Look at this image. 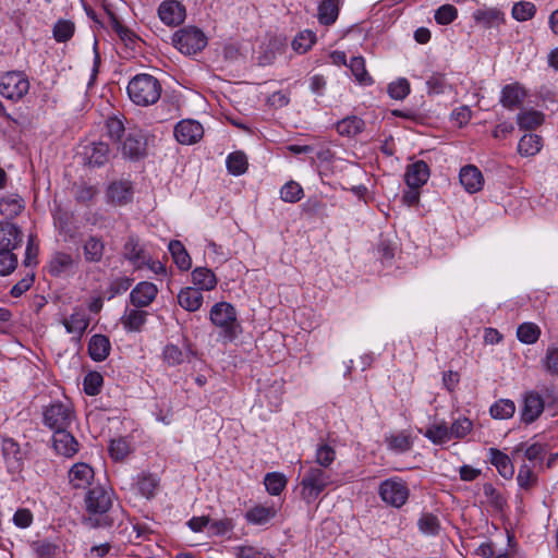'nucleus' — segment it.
Wrapping results in <instances>:
<instances>
[{"mask_svg":"<svg viewBox=\"0 0 558 558\" xmlns=\"http://www.w3.org/2000/svg\"><path fill=\"white\" fill-rule=\"evenodd\" d=\"M128 95L132 102L147 107L156 104L161 96V84L153 75L142 73L135 75L128 84Z\"/></svg>","mask_w":558,"mask_h":558,"instance_id":"obj_1","label":"nucleus"},{"mask_svg":"<svg viewBox=\"0 0 558 558\" xmlns=\"http://www.w3.org/2000/svg\"><path fill=\"white\" fill-rule=\"evenodd\" d=\"M209 319L221 330L220 336L225 342L233 341L241 332L236 311L228 302L216 303L209 312Z\"/></svg>","mask_w":558,"mask_h":558,"instance_id":"obj_2","label":"nucleus"},{"mask_svg":"<svg viewBox=\"0 0 558 558\" xmlns=\"http://www.w3.org/2000/svg\"><path fill=\"white\" fill-rule=\"evenodd\" d=\"M332 483L328 471L310 465L299 483L301 499L311 505Z\"/></svg>","mask_w":558,"mask_h":558,"instance_id":"obj_3","label":"nucleus"},{"mask_svg":"<svg viewBox=\"0 0 558 558\" xmlns=\"http://www.w3.org/2000/svg\"><path fill=\"white\" fill-rule=\"evenodd\" d=\"M172 44L180 52L191 56L206 47L207 37L199 28L187 26L173 34Z\"/></svg>","mask_w":558,"mask_h":558,"instance_id":"obj_4","label":"nucleus"},{"mask_svg":"<svg viewBox=\"0 0 558 558\" xmlns=\"http://www.w3.org/2000/svg\"><path fill=\"white\" fill-rule=\"evenodd\" d=\"M44 424L51 430L68 429L74 418V411L69 402L54 401L43 411Z\"/></svg>","mask_w":558,"mask_h":558,"instance_id":"obj_5","label":"nucleus"},{"mask_svg":"<svg viewBox=\"0 0 558 558\" xmlns=\"http://www.w3.org/2000/svg\"><path fill=\"white\" fill-rule=\"evenodd\" d=\"M378 495L385 504L401 508L409 499L410 489L401 477L393 476L379 484Z\"/></svg>","mask_w":558,"mask_h":558,"instance_id":"obj_6","label":"nucleus"},{"mask_svg":"<svg viewBox=\"0 0 558 558\" xmlns=\"http://www.w3.org/2000/svg\"><path fill=\"white\" fill-rule=\"evenodd\" d=\"M29 90L27 75L21 71L7 72L0 80V94L2 97L12 100H21Z\"/></svg>","mask_w":558,"mask_h":558,"instance_id":"obj_7","label":"nucleus"},{"mask_svg":"<svg viewBox=\"0 0 558 558\" xmlns=\"http://www.w3.org/2000/svg\"><path fill=\"white\" fill-rule=\"evenodd\" d=\"M148 254L138 236L130 234L126 238L122 248V256L134 269L138 270L145 268V264L148 262Z\"/></svg>","mask_w":558,"mask_h":558,"instance_id":"obj_8","label":"nucleus"},{"mask_svg":"<svg viewBox=\"0 0 558 558\" xmlns=\"http://www.w3.org/2000/svg\"><path fill=\"white\" fill-rule=\"evenodd\" d=\"M158 16L167 26H178L184 22L186 10L178 0H165L158 7Z\"/></svg>","mask_w":558,"mask_h":558,"instance_id":"obj_9","label":"nucleus"},{"mask_svg":"<svg viewBox=\"0 0 558 558\" xmlns=\"http://www.w3.org/2000/svg\"><path fill=\"white\" fill-rule=\"evenodd\" d=\"M86 509L90 514H105L112 505L111 494L102 487L92 488L86 498Z\"/></svg>","mask_w":558,"mask_h":558,"instance_id":"obj_10","label":"nucleus"},{"mask_svg":"<svg viewBox=\"0 0 558 558\" xmlns=\"http://www.w3.org/2000/svg\"><path fill=\"white\" fill-rule=\"evenodd\" d=\"M204 135L203 125L195 120H182L174 128V136L180 144L192 145Z\"/></svg>","mask_w":558,"mask_h":558,"instance_id":"obj_11","label":"nucleus"},{"mask_svg":"<svg viewBox=\"0 0 558 558\" xmlns=\"http://www.w3.org/2000/svg\"><path fill=\"white\" fill-rule=\"evenodd\" d=\"M68 333L74 336V339L81 341L89 326V316L82 307H75L73 313L61 320Z\"/></svg>","mask_w":558,"mask_h":558,"instance_id":"obj_12","label":"nucleus"},{"mask_svg":"<svg viewBox=\"0 0 558 558\" xmlns=\"http://www.w3.org/2000/svg\"><path fill=\"white\" fill-rule=\"evenodd\" d=\"M545 400L536 391H529L523 398L521 420L525 424L535 422L544 411Z\"/></svg>","mask_w":558,"mask_h":558,"instance_id":"obj_13","label":"nucleus"},{"mask_svg":"<svg viewBox=\"0 0 558 558\" xmlns=\"http://www.w3.org/2000/svg\"><path fill=\"white\" fill-rule=\"evenodd\" d=\"M158 294V288L153 282H138L130 293V303L137 308L150 305Z\"/></svg>","mask_w":558,"mask_h":558,"instance_id":"obj_14","label":"nucleus"},{"mask_svg":"<svg viewBox=\"0 0 558 558\" xmlns=\"http://www.w3.org/2000/svg\"><path fill=\"white\" fill-rule=\"evenodd\" d=\"M106 252V243L100 235L90 234L82 242L84 262L98 264L102 260Z\"/></svg>","mask_w":558,"mask_h":558,"instance_id":"obj_15","label":"nucleus"},{"mask_svg":"<svg viewBox=\"0 0 558 558\" xmlns=\"http://www.w3.org/2000/svg\"><path fill=\"white\" fill-rule=\"evenodd\" d=\"M121 151L124 157L132 160H137L145 156L146 141L144 135L140 132H130L122 143Z\"/></svg>","mask_w":558,"mask_h":558,"instance_id":"obj_16","label":"nucleus"},{"mask_svg":"<svg viewBox=\"0 0 558 558\" xmlns=\"http://www.w3.org/2000/svg\"><path fill=\"white\" fill-rule=\"evenodd\" d=\"M459 180L464 190L470 194L481 191L484 185V178L481 170L473 165L461 168Z\"/></svg>","mask_w":558,"mask_h":558,"instance_id":"obj_17","label":"nucleus"},{"mask_svg":"<svg viewBox=\"0 0 558 558\" xmlns=\"http://www.w3.org/2000/svg\"><path fill=\"white\" fill-rule=\"evenodd\" d=\"M74 266L75 260L71 254L65 252H54L51 255L46 268L50 276L60 277L72 271Z\"/></svg>","mask_w":558,"mask_h":558,"instance_id":"obj_18","label":"nucleus"},{"mask_svg":"<svg viewBox=\"0 0 558 558\" xmlns=\"http://www.w3.org/2000/svg\"><path fill=\"white\" fill-rule=\"evenodd\" d=\"M525 97V88L519 83H512L504 86L499 101L505 108L514 110L522 105Z\"/></svg>","mask_w":558,"mask_h":558,"instance_id":"obj_19","label":"nucleus"},{"mask_svg":"<svg viewBox=\"0 0 558 558\" xmlns=\"http://www.w3.org/2000/svg\"><path fill=\"white\" fill-rule=\"evenodd\" d=\"M94 478V470L84 462L75 463L69 471V483L75 489L86 488Z\"/></svg>","mask_w":558,"mask_h":558,"instance_id":"obj_20","label":"nucleus"},{"mask_svg":"<svg viewBox=\"0 0 558 558\" xmlns=\"http://www.w3.org/2000/svg\"><path fill=\"white\" fill-rule=\"evenodd\" d=\"M428 178L429 168L425 161L417 160L408 166L405 172V182L411 189L416 190L423 186L427 182Z\"/></svg>","mask_w":558,"mask_h":558,"instance_id":"obj_21","label":"nucleus"},{"mask_svg":"<svg viewBox=\"0 0 558 558\" xmlns=\"http://www.w3.org/2000/svg\"><path fill=\"white\" fill-rule=\"evenodd\" d=\"M53 447L64 457H73L78 451V442L68 429H59L53 434Z\"/></svg>","mask_w":558,"mask_h":558,"instance_id":"obj_22","label":"nucleus"},{"mask_svg":"<svg viewBox=\"0 0 558 558\" xmlns=\"http://www.w3.org/2000/svg\"><path fill=\"white\" fill-rule=\"evenodd\" d=\"M22 243V232L13 223L0 222V250L13 251Z\"/></svg>","mask_w":558,"mask_h":558,"instance_id":"obj_23","label":"nucleus"},{"mask_svg":"<svg viewBox=\"0 0 558 558\" xmlns=\"http://www.w3.org/2000/svg\"><path fill=\"white\" fill-rule=\"evenodd\" d=\"M87 351L93 361H105L111 351V343L109 338L105 335L92 336L87 345Z\"/></svg>","mask_w":558,"mask_h":558,"instance_id":"obj_24","label":"nucleus"},{"mask_svg":"<svg viewBox=\"0 0 558 558\" xmlns=\"http://www.w3.org/2000/svg\"><path fill=\"white\" fill-rule=\"evenodd\" d=\"M177 298L179 305L187 312L198 311L204 302L202 292L194 287L182 288Z\"/></svg>","mask_w":558,"mask_h":558,"instance_id":"obj_25","label":"nucleus"},{"mask_svg":"<svg viewBox=\"0 0 558 558\" xmlns=\"http://www.w3.org/2000/svg\"><path fill=\"white\" fill-rule=\"evenodd\" d=\"M488 459L504 478H511L513 476L514 466L508 454L499 449L489 448Z\"/></svg>","mask_w":558,"mask_h":558,"instance_id":"obj_26","label":"nucleus"},{"mask_svg":"<svg viewBox=\"0 0 558 558\" xmlns=\"http://www.w3.org/2000/svg\"><path fill=\"white\" fill-rule=\"evenodd\" d=\"M185 349L186 351L184 352L175 344H167L162 351L163 361L169 366H177L182 364L191 355L195 354V352L192 349V344L187 340L185 341Z\"/></svg>","mask_w":558,"mask_h":558,"instance_id":"obj_27","label":"nucleus"},{"mask_svg":"<svg viewBox=\"0 0 558 558\" xmlns=\"http://www.w3.org/2000/svg\"><path fill=\"white\" fill-rule=\"evenodd\" d=\"M192 282L198 291H211L217 286L216 275L206 267H196L192 274Z\"/></svg>","mask_w":558,"mask_h":558,"instance_id":"obj_28","label":"nucleus"},{"mask_svg":"<svg viewBox=\"0 0 558 558\" xmlns=\"http://www.w3.org/2000/svg\"><path fill=\"white\" fill-rule=\"evenodd\" d=\"M365 129V122L357 116H348L336 123V131L341 136L354 137Z\"/></svg>","mask_w":558,"mask_h":558,"instance_id":"obj_29","label":"nucleus"},{"mask_svg":"<svg viewBox=\"0 0 558 558\" xmlns=\"http://www.w3.org/2000/svg\"><path fill=\"white\" fill-rule=\"evenodd\" d=\"M132 185L129 181H117L109 185L108 197L112 203L124 205L132 199Z\"/></svg>","mask_w":558,"mask_h":558,"instance_id":"obj_30","label":"nucleus"},{"mask_svg":"<svg viewBox=\"0 0 558 558\" xmlns=\"http://www.w3.org/2000/svg\"><path fill=\"white\" fill-rule=\"evenodd\" d=\"M545 121L543 112L535 109L521 110L517 116V124L521 130L532 131L541 126Z\"/></svg>","mask_w":558,"mask_h":558,"instance_id":"obj_31","label":"nucleus"},{"mask_svg":"<svg viewBox=\"0 0 558 558\" xmlns=\"http://www.w3.org/2000/svg\"><path fill=\"white\" fill-rule=\"evenodd\" d=\"M474 21L485 28L498 27L505 22V14L497 9L476 10Z\"/></svg>","mask_w":558,"mask_h":558,"instance_id":"obj_32","label":"nucleus"},{"mask_svg":"<svg viewBox=\"0 0 558 558\" xmlns=\"http://www.w3.org/2000/svg\"><path fill=\"white\" fill-rule=\"evenodd\" d=\"M434 445H442L451 440L449 427L445 421L429 425L425 430L418 429Z\"/></svg>","mask_w":558,"mask_h":558,"instance_id":"obj_33","label":"nucleus"},{"mask_svg":"<svg viewBox=\"0 0 558 558\" xmlns=\"http://www.w3.org/2000/svg\"><path fill=\"white\" fill-rule=\"evenodd\" d=\"M136 488L146 499L155 497L159 488V478L150 473H142L136 478Z\"/></svg>","mask_w":558,"mask_h":558,"instance_id":"obj_34","label":"nucleus"},{"mask_svg":"<svg viewBox=\"0 0 558 558\" xmlns=\"http://www.w3.org/2000/svg\"><path fill=\"white\" fill-rule=\"evenodd\" d=\"M86 156L89 165L100 167L109 160L110 149L104 142L92 143L86 147Z\"/></svg>","mask_w":558,"mask_h":558,"instance_id":"obj_35","label":"nucleus"},{"mask_svg":"<svg viewBox=\"0 0 558 558\" xmlns=\"http://www.w3.org/2000/svg\"><path fill=\"white\" fill-rule=\"evenodd\" d=\"M168 250L180 270H189L191 268L192 259L182 242L179 240L170 241Z\"/></svg>","mask_w":558,"mask_h":558,"instance_id":"obj_36","label":"nucleus"},{"mask_svg":"<svg viewBox=\"0 0 558 558\" xmlns=\"http://www.w3.org/2000/svg\"><path fill=\"white\" fill-rule=\"evenodd\" d=\"M543 147V138L533 133L523 135L518 144V151L521 156H535Z\"/></svg>","mask_w":558,"mask_h":558,"instance_id":"obj_37","label":"nucleus"},{"mask_svg":"<svg viewBox=\"0 0 558 558\" xmlns=\"http://www.w3.org/2000/svg\"><path fill=\"white\" fill-rule=\"evenodd\" d=\"M24 209V201L17 194H10L0 199V214L7 218L19 216Z\"/></svg>","mask_w":558,"mask_h":558,"instance_id":"obj_38","label":"nucleus"},{"mask_svg":"<svg viewBox=\"0 0 558 558\" xmlns=\"http://www.w3.org/2000/svg\"><path fill=\"white\" fill-rule=\"evenodd\" d=\"M147 312L141 311L137 307L126 310L121 317V324L128 331H138L146 323Z\"/></svg>","mask_w":558,"mask_h":558,"instance_id":"obj_39","label":"nucleus"},{"mask_svg":"<svg viewBox=\"0 0 558 558\" xmlns=\"http://www.w3.org/2000/svg\"><path fill=\"white\" fill-rule=\"evenodd\" d=\"M339 14L338 0H323L318 5V21L323 25H331L336 22Z\"/></svg>","mask_w":558,"mask_h":558,"instance_id":"obj_40","label":"nucleus"},{"mask_svg":"<svg viewBox=\"0 0 558 558\" xmlns=\"http://www.w3.org/2000/svg\"><path fill=\"white\" fill-rule=\"evenodd\" d=\"M276 515V510L272 507L255 506L245 513L247 522L263 525L268 523Z\"/></svg>","mask_w":558,"mask_h":558,"instance_id":"obj_41","label":"nucleus"},{"mask_svg":"<svg viewBox=\"0 0 558 558\" xmlns=\"http://www.w3.org/2000/svg\"><path fill=\"white\" fill-rule=\"evenodd\" d=\"M385 440L388 448L396 452L409 451L413 446V440L410 434L404 430L398 434L387 435Z\"/></svg>","mask_w":558,"mask_h":558,"instance_id":"obj_42","label":"nucleus"},{"mask_svg":"<svg viewBox=\"0 0 558 558\" xmlns=\"http://www.w3.org/2000/svg\"><path fill=\"white\" fill-rule=\"evenodd\" d=\"M111 26L119 39L130 49H135L140 37L128 26L123 25L118 19H112Z\"/></svg>","mask_w":558,"mask_h":558,"instance_id":"obj_43","label":"nucleus"},{"mask_svg":"<svg viewBox=\"0 0 558 558\" xmlns=\"http://www.w3.org/2000/svg\"><path fill=\"white\" fill-rule=\"evenodd\" d=\"M519 452H524V457L529 461L543 460L546 453V447L541 442H533L531 445L521 442L514 447L512 454L515 456Z\"/></svg>","mask_w":558,"mask_h":558,"instance_id":"obj_44","label":"nucleus"},{"mask_svg":"<svg viewBox=\"0 0 558 558\" xmlns=\"http://www.w3.org/2000/svg\"><path fill=\"white\" fill-rule=\"evenodd\" d=\"M515 404L510 399H499L489 409L492 417L496 420H508L514 415Z\"/></svg>","mask_w":558,"mask_h":558,"instance_id":"obj_45","label":"nucleus"},{"mask_svg":"<svg viewBox=\"0 0 558 558\" xmlns=\"http://www.w3.org/2000/svg\"><path fill=\"white\" fill-rule=\"evenodd\" d=\"M483 494L485 496L486 504L493 508L494 511L502 512L507 501L493 484L485 483L483 485Z\"/></svg>","mask_w":558,"mask_h":558,"instance_id":"obj_46","label":"nucleus"},{"mask_svg":"<svg viewBox=\"0 0 558 558\" xmlns=\"http://www.w3.org/2000/svg\"><path fill=\"white\" fill-rule=\"evenodd\" d=\"M228 171L233 175H241L247 170V158L242 151L231 153L226 160Z\"/></svg>","mask_w":558,"mask_h":558,"instance_id":"obj_47","label":"nucleus"},{"mask_svg":"<svg viewBox=\"0 0 558 558\" xmlns=\"http://www.w3.org/2000/svg\"><path fill=\"white\" fill-rule=\"evenodd\" d=\"M264 484L270 495L278 496L286 488L287 478L282 473L271 472L266 474Z\"/></svg>","mask_w":558,"mask_h":558,"instance_id":"obj_48","label":"nucleus"},{"mask_svg":"<svg viewBox=\"0 0 558 558\" xmlns=\"http://www.w3.org/2000/svg\"><path fill=\"white\" fill-rule=\"evenodd\" d=\"M539 336V327L534 323H523L517 329V337L519 341L525 344L535 343Z\"/></svg>","mask_w":558,"mask_h":558,"instance_id":"obj_49","label":"nucleus"},{"mask_svg":"<svg viewBox=\"0 0 558 558\" xmlns=\"http://www.w3.org/2000/svg\"><path fill=\"white\" fill-rule=\"evenodd\" d=\"M75 32V25L70 20H59L53 26V38L58 43H66L70 40Z\"/></svg>","mask_w":558,"mask_h":558,"instance_id":"obj_50","label":"nucleus"},{"mask_svg":"<svg viewBox=\"0 0 558 558\" xmlns=\"http://www.w3.org/2000/svg\"><path fill=\"white\" fill-rule=\"evenodd\" d=\"M335 459L336 451L331 446L322 444L317 447L315 452V462L317 464L316 466L328 471V468L332 464Z\"/></svg>","mask_w":558,"mask_h":558,"instance_id":"obj_51","label":"nucleus"},{"mask_svg":"<svg viewBox=\"0 0 558 558\" xmlns=\"http://www.w3.org/2000/svg\"><path fill=\"white\" fill-rule=\"evenodd\" d=\"M536 13V7L530 1H519L513 4L511 15L518 22L531 20Z\"/></svg>","mask_w":558,"mask_h":558,"instance_id":"obj_52","label":"nucleus"},{"mask_svg":"<svg viewBox=\"0 0 558 558\" xmlns=\"http://www.w3.org/2000/svg\"><path fill=\"white\" fill-rule=\"evenodd\" d=\"M349 68L357 82L362 84H372L373 81L366 71L365 60L363 57H352L349 63Z\"/></svg>","mask_w":558,"mask_h":558,"instance_id":"obj_53","label":"nucleus"},{"mask_svg":"<svg viewBox=\"0 0 558 558\" xmlns=\"http://www.w3.org/2000/svg\"><path fill=\"white\" fill-rule=\"evenodd\" d=\"M303 195L302 186L295 181H289L280 189V198L286 203H296Z\"/></svg>","mask_w":558,"mask_h":558,"instance_id":"obj_54","label":"nucleus"},{"mask_svg":"<svg viewBox=\"0 0 558 558\" xmlns=\"http://www.w3.org/2000/svg\"><path fill=\"white\" fill-rule=\"evenodd\" d=\"M315 41H316L315 33H313L312 31L305 29L303 32H300L295 36V38L292 41V48L299 53H304L308 49H311V47L314 45Z\"/></svg>","mask_w":558,"mask_h":558,"instance_id":"obj_55","label":"nucleus"},{"mask_svg":"<svg viewBox=\"0 0 558 558\" xmlns=\"http://www.w3.org/2000/svg\"><path fill=\"white\" fill-rule=\"evenodd\" d=\"M104 384V377L98 372H89L83 381L84 391L88 396H96L100 392Z\"/></svg>","mask_w":558,"mask_h":558,"instance_id":"obj_56","label":"nucleus"},{"mask_svg":"<svg viewBox=\"0 0 558 558\" xmlns=\"http://www.w3.org/2000/svg\"><path fill=\"white\" fill-rule=\"evenodd\" d=\"M517 482L521 488L530 489L531 487H533L536 484L537 476L534 474V472L527 464L523 463L519 468V472L517 475Z\"/></svg>","mask_w":558,"mask_h":558,"instance_id":"obj_57","label":"nucleus"},{"mask_svg":"<svg viewBox=\"0 0 558 558\" xmlns=\"http://www.w3.org/2000/svg\"><path fill=\"white\" fill-rule=\"evenodd\" d=\"M17 266V257L10 250H0V276L10 275Z\"/></svg>","mask_w":558,"mask_h":558,"instance_id":"obj_58","label":"nucleus"},{"mask_svg":"<svg viewBox=\"0 0 558 558\" xmlns=\"http://www.w3.org/2000/svg\"><path fill=\"white\" fill-rule=\"evenodd\" d=\"M388 94L392 99H404L410 94V83L407 78H399L388 85Z\"/></svg>","mask_w":558,"mask_h":558,"instance_id":"obj_59","label":"nucleus"},{"mask_svg":"<svg viewBox=\"0 0 558 558\" xmlns=\"http://www.w3.org/2000/svg\"><path fill=\"white\" fill-rule=\"evenodd\" d=\"M542 363L547 373L558 376V347H548Z\"/></svg>","mask_w":558,"mask_h":558,"instance_id":"obj_60","label":"nucleus"},{"mask_svg":"<svg viewBox=\"0 0 558 558\" xmlns=\"http://www.w3.org/2000/svg\"><path fill=\"white\" fill-rule=\"evenodd\" d=\"M458 16V10L452 4H444L435 12V21L440 25L453 22Z\"/></svg>","mask_w":558,"mask_h":558,"instance_id":"obj_61","label":"nucleus"},{"mask_svg":"<svg viewBox=\"0 0 558 558\" xmlns=\"http://www.w3.org/2000/svg\"><path fill=\"white\" fill-rule=\"evenodd\" d=\"M472 426V422L466 417L456 420L449 427L450 438H463L471 432Z\"/></svg>","mask_w":558,"mask_h":558,"instance_id":"obj_62","label":"nucleus"},{"mask_svg":"<svg viewBox=\"0 0 558 558\" xmlns=\"http://www.w3.org/2000/svg\"><path fill=\"white\" fill-rule=\"evenodd\" d=\"M234 527L233 521L231 519L225 518L221 520H210L208 529L209 533L215 536H222L228 532L232 531Z\"/></svg>","mask_w":558,"mask_h":558,"instance_id":"obj_63","label":"nucleus"},{"mask_svg":"<svg viewBox=\"0 0 558 558\" xmlns=\"http://www.w3.org/2000/svg\"><path fill=\"white\" fill-rule=\"evenodd\" d=\"M34 551L38 558H53L57 555L58 546L49 541H39L34 544Z\"/></svg>","mask_w":558,"mask_h":558,"instance_id":"obj_64","label":"nucleus"}]
</instances>
